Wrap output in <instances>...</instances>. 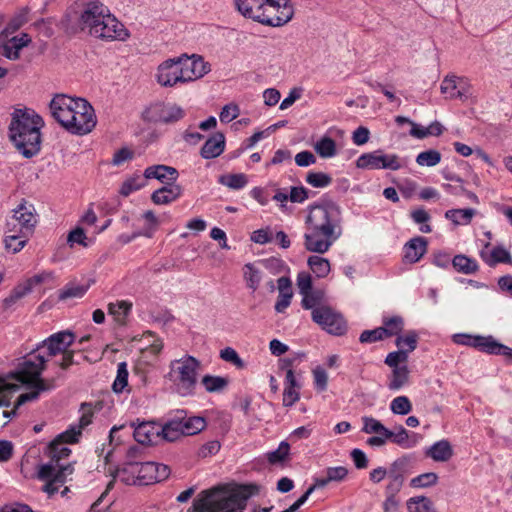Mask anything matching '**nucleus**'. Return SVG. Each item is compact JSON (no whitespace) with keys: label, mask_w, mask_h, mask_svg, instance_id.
Listing matches in <instances>:
<instances>
[{"label":"nucleus","mask_w":512,"mask_h":512,"mask_svg":"<svg viewBox=\"0 0 512 512\" xmlns=\"http://www.w3.org/2000/svg\"><path fill=\"white\" fill-rule=\"evenodd\" d=\"M220 183L230 189L240 190L247 185L248 179L243 173L228 174L220 178Z\"/></svg>","instance_id":"obj_44"},{"label":"nucleus","mask_w":512,"mask_h":512,"mask_svg":"<svg viewBox=\"0 0 512 512\" xmlns=\"http://www.w3.org/2000/svg\"><path fill=\"white\" fill-rule=\"evenodd\" d=\"M237 10L246 18L266 26L280 27L294 15L290 0H234Z\"/></svg>","instance_id":"obj_9"},{"label":"nucleus","mask_w":512,"mask_h":512,"mask_svg":"<svg viewBox=\"0 0 512 512\" xmlns=\"http://www.w3.org/2000/svg\"><path fill=\"white\" fill-rule=\"evenodd\" d=\"M146 178L141 176H135L126 180L120 189V194L123 196H129L131 193L140 190L145 185Z\"/></svg>","instance_id":"obj_55"},{"label":"nucleus","mask_w":512,"mask_h":512,"mask_svg":"<svg viewBox=\"0 0 512 512\" xmlns=\"http://www.w3.org/2000/svg\"><path fill=\"white\" fill-rule=\"evenodd\" d=\"M458 76L455 75H447L441 83L440 89L443 94H446L449 96L450 99H452V94L457 92L458 87Z\"/></svg>","instance_id":"obj_61"},{"label":"nucleus","mask_w":512,"mask_h":512,"mask_svg":"<svg viewBox=\"0 0 512 512\" xmlns=\"http://www.w3.org/2000/svg\"><path fill=\"white\" fill-rule=\"evenodd\" d=\"M418 334L414 330L407 331L404 335H399L395 340V345L398 350H404L407 354H410L417 348Z\"/></svg>","instance_id":"obj_37"},{"label":"nucleus","mask_w":512,"mask_h":512,"mask_svg":"<svg viewBox=\"0 0 512 512\" xmlns=\"http://www.w3.org/2000/svg\"><path fill=\"white\" fill-rule=\"evenodd\" d=\"M441 161V154L439 151L430 149L420 152L416 157V163L419 166L433 167Z\"/></svg>","instance_id":"obj_45"},{"label":"nucleus","mask_w":512,"mask_h":512,"mask_svg":"<svg viewBox=\"0 0 512 512\" xmlns=\"http://www.w3.org/2000/svg\"><path fill=\"white\" fill-rule=\"evenodd\" d=\"M289 451L290 445L287 442L282 441L276 450L267 454V459L271 464L282 463L287 459Z\"/></svg>","instance_id":"obj_54"},{"label":"nucleus","mask_w":512,"mask_h":512,"mask_svg":"<svg viewBox=\"0 0 512 512\" xmlns=\"http://www.w3.org/2000/svg\"><path fill=\"white\" fill-rule=\"evenodd\" d=\"M29 236L22 230L17 232L7 233L4 243L5 249L8 252L17 253L24 248L28 241Z\"/></svg>","instance_id":"obj_27"},{"label":"nucleus","mask_w":512,"mask_h":512,"mask_svg":"<svg viewBox=\"0 0 512 512\" xmlns=\"http://www.w3.org/2000/svg\"><path fill=\"white\" fill-rule=\"evenodd\" d=\"M432 502L424 496L412 497L407 502L409 512H431Z\"/></svg>","instance_id":"obj_50"},{"label":"nucleus","mask_w":512,"mask_h":512,"mask_svg":"<svg viewBox=\"0 0 512 512\" xmlns=\"http://www.w3.org/2000/svg\"><path fill=\"white\" fill-rule=\"evenodd\" d=\"M178 419L180 420V426L183 436H190L201 432L206 422L204 418L193 416L187 417L185 411L181 410L177 412Z\"/></svg>","instance_id":"obj_23"},{"label":"nucleus","mask_w":512,"mask_h":512,"mask_svg":"<svg viewBox=\"0 0 512 512\" xmlns=\"http://www.w3.org/2000/svg\"><path fill=\"white\" fill-rule=\"evenodd\" d=\"M457 84V92L452 94V99H459L462 102H465L473 96V87L469 79L459 77Z\"/></svg>","instance_id":"obj_48"},{"label":"nucleus","mask_w":512,"mask_h":512,"mask_svg":"<svg viewBox=\"0 0 512 512\" xmlns=\"http://www.w3.org/2000/svg\"><path fill=\"white\" fill-rule=\"evenodd\" d=\"M453 342L475 348L488 354L503 355L512 358V348L499 343L492 336L455 334L453 335Z\"/></svg>","instance_id":"obj_11"},{"label":"nucleus","mask_w":512,"mask_h":512,"mask_svg":"<svg viewBox=\"0 0 512 512\" xmlns=\"http://www.w3.org/2000/svg\"><path fill=\"white\" fill-rule=\"evenodd\" d=\"M312 374L315 389L319 392L326 391L328 385V374L325 369L321 366H317L313 369Z\"/></svg>","instance_id":"obj_56"},{"label":"nucleus","mask_w":512,"mask_h":512,"mask_svg":"<svg viewBox=\"0 0 512 512\" xmlns=\"http://www.w3.org/2000/svg\"><path fill=\"white\" fill-rule=\"evenodd\" d=\"M410 371L406 365L401 368L392 369L391 375L388 377L387 387L391 391H399L409 382Z\"/></svg>","instance_id":"obj_25"},{"label":"nucleus","mask_w":512,"mask_h":512,"mask_svg":"<svg viewBox=\"0 0 512 512\" xmlns=\"http://www.w3.org/2000/svg\"><path fill=\"white\" fill-rule=\"evenodd\" d=\"M342 235V212L331 199L322 198L308 206L304 247L318 254L326 253Z\"/></svg>","instance_id":"obj_2"},{"label":"nucleus","mask_w":512,"mask_h":512,"mask_svg":"<svg viewBox=\"0 0 512 512\" xmlns=\"http://www.w3.org/2000/svg\"><path fill=\"white\" fill-rule=\"evenodd\" d=\"M225 149V136L221 132L214 133L206 140L200 150V155L204 159H213L223 153Z\"/></svg>","instance_id":"obj_21"},{"label":"nucleus","mask_w":512,"mask_h":512,"mask_svg":"<svg viewBox=\"0 0 512 512\" xmlns=\"http://www.w3.org/2000/svg\"><path fill=\"white\" fill-rule=\"evenodd\" d=\"M178 171L171 166L166 165H153L149 166L144 171V178L157 179L162 183L171 184L178 178Z\"/></svg>","instance_id":"obj_19"},{"label":"nucleus","mask_w":512,"mask_h":512,"mask_svg":"<svg viewBox=\"0 0 512 512\" xmlns=\"http://www.w3.org/2000/svg\"><path fill=\"white\" fill-rule=\"evenodd\" d=\"M82 31L104 41H125L130 33L100 0H83L78 18Z\"/></svg>","instance_id":"obj_5"},{"label":"nucleus","mask_w":512,"mask_h":512,"mask_svg":"<svg viewBox=\"0 0 512 512\" xmlns=\"http://www.w3.org/2000/svg\"><path fill=\"white\" fill-rule=\"evenodd\" d=\"M384 330L382 327H377L373 330H364L359 337L361 343H374L385 339Z\"/></svg>","instance_id":"obj_58"},{"label":"nucleus","mask_w":512,"mask_h":512,"mask_svg":"<svg viewBox=\"0 0 512 512\" xmlns=\"http://www.w3.org/2000/svg\"><path fill=\"white\" fill-rule=\"evenodd\" d=\"M49 108L52 117L72 134L85 135L96 126L94 109L83 98L58 94L50 101Z\"/></svg>","instance_id":"obj_4"},{"label":"nucleus","mask_w":512,"mask_h":512,"mask_svg":"<svg viewBox=\"0 0 512 512\" xmlns=\"http://www.w3.org/2000/svg\"><path fill=\"white\" fill-rule=\"evenodd\" d=\"M75 335L69 330L59 331L50 335L41 341L29 353L18 359L15 369L8 373L7 377L2 376V407L10 405L8 399V379H13L28 387L29 391L20 394L11 411H3L2 416L11 418L16 414V410L29 401H35L42 392L50 391L55 388L54 380L46 381L41 378L42 372L46 368L49 358L60 353L65 347H71L74 343Z\"/></svg>","instance_id":"obj_1"},{"label":"nucleus","mask_w":512,"mask_h":512,"mask_svg":"<svg viewBox=\"0 0 512 512\" xmlns=\"http://www.w3.org/2000/svg\"><path fill=\"white\" fill-rule=\"evenodd\" d=\"M305 181L314 188H326L332 184V177L324 172L309 171L306 174Z\"/></svg>","instance_id":"obj_39"},{"label":"nucleus","mask_w":512,"mask_h":512,"mask_svg":"<svg viewBox=\"0 0 512 512\" xmlns=\"http://www.w3.org/2000/svg\"><path fill=\"white\" fill-rule=\"evenodd\" d=\"M201 384L209 393H220L227 388L229 381L225 377L207 374L202 377Z\"/></svg>","instance_id":"obj_33"},{"label":"nucleus","mask_w":512,"mask_h":512,"mask_svg":"<svg viewBox=\"0 0 512 512\" xmlns=\"http://www.w3.org/2000/svg\"><path fill=\"white\" fill-rule=\"evenodd\" d=\"M409 354H407L404 350H397L387 354L384 363L389 366L391 369L401 368V364H404L408 361Z\"/></svg>","instance_id":"obj_53"},{"label":"nucleus","mask_w":512,"mask_h":512,"mask_svg":"<svg viewBox=\"0 0 512 512\" xmlns=\"http://www.w3.org/2000/svg\"><path fill=\"white\" fill-rule=\"evenodd\" d=\"M66 475L64 473H60V469L57 468L54 464H43L39 467L38 470V478L39 479H52L56 484L60 486L65 483Z\"/></svg>","instance_id":"obj_36"},{"label":"nucleus","mask_w":512,"mask_h":512,"mask_svg":"<svg viewBox=\"0 0 512 512\" xmlns=\"http://www.w3.org/2000/svg\"><path fill=\"white\" fill-rule=\"evenodd\" d=\"M131 426L134 439L142 445H153L160 436V426L154 422H141L137 426L132 423Z\"/></svg>","instance_id":"obj_17"},{"label":"nucleus","mask_w":512,"mask_h":512,"mask_svg":"<svg viewBox=\"0 0 512 512\" xmlns=\"http://www.w3.org/2000/svg\"><path fill=\"white\" fill-rule=\"evenodd\" d=\"M476 211L473 208L450 209L445 212V218L454 225H468L472 221Z\"/></svg>","instance_id":"obj_28"},{"label":"nucleus","mask_w":512,"mask_h":512,"mask_svg":"<svg viewBox=\"0 0 512 512\" xmlns=\"http://www.w3.org/2000/svg\"><path fill=\"white\" fill-rule=\"evenodd\" d=\"M66 444L59 442V445L53 446V441L49 445L51 461L58 463L61 459L67 458L71 450L65 446Z\"/></svg>","instance_id":"obj_59"},{"label":"nucleus","mask_w":512,"mask_h":512,"mask_svg":"<svg viewBox=\"0 0 512 512\" xmlns=\"http://www.w3.org/2000/svg\"><path fill=\"white\" fill-rule=\"evenodd\" d=\"M404 166L402 159L397 154H383L381 150L363 153L356 160V167L368 170H399Z\"/></svg>","instance_id":"obj_13"},{"label":"nucleus","mask_w":512,"mask_h":512,"mask_svg":"<svg viewBox=\"0 0 512 512\" xmlns=\"http://www.w3.org/2000/svg\"><path fill=\"white\" fill-rule=\"evenodd\" d=\"M200 367V361L191 355L171 361L169 377L178 395L188 397L196 394Z\"/></svg>","instance_id":"obj_10"},{"label":"nucleus","mask_w":512,"mask_h":512,"mask_svg":"<svg viewBox=\"0 0 512 512\" xmlns=\"http://www.w3.org/2000/svg\"><path fill=\"white\" fill-rule=\"evenodd\" d=\"M160 435L163 439L173 442L183 436L180 420L176 415L175 418L167 421L162 427H160Z\"/></svg>","instance_id":"obj_34"},{"label":"nucleus","mask_w":512,"mask_h":512,"mask_svg":"<svg viewBox=\"0 0 512 512\" xmlns=\"http://www.w3.org/2000/svg\"><path fill=\"white\" fill-rule=\"evenodd\" d=\"M128 368L126 362H120L117 365V375L113 382L112 389L115 393H122L128 386Z\"/></svg>","instance_id":"obj_40"},{"label":"nucleus","mask_w":512,"mask_h":512,"mask_svg":"<svg viewBox=\"0 0 512 512\" xmlns=\"http://www.w3.org/2000/svg\"><path fill=\"white\" fill-rule=\"evenodd\" d=\"M404 319L402 316L394 315L390 317H383L382 330L386 338L392 336H399L404 329Z\"/></svg>","instance_id":"obj_31"},{"label":"nucleus","mask_w":512,"mask_h":512,"mask_svg":"<svg viewBox=\"0 0 512 512\" xmlns=\"http://www.w3.org/2000/svg\"><path fill=\"white\" fill-rule=\"evenodd\" d=\"M480 257L489 267H495L499 263L512 265L510 253L502 246L494 247L489 255L485 250H482Z\"/></svg>","instance_id":"obj_24"},{"label":"nucleus","mask_w":512,"mask_h":512,"mask_svg":"<svg viewBox=\"0 0 512 512\" xmlns=\"http://www.w3.org/2000/svg\"><path fill=\"white\" fill-rule=\"evenodd\" d=\"M314 149L322 158H331L337 153L335 141L328 136H324L318 140L314 145Z\"/></svg>","instance_id":"obj_38"},{"label":"nucleus","mask_w":512,"mask_h":512,"mask_svg":"<svg viewBox=\"0 0 512 512\" xmlns=\"http://www.w3.org/2000/svg\"><path fill=\"white\" fill-rule=\"evenodd\" d=\"M406 463H407V460L405 457L394 461L393 464L391 465L390 469L387 470L386 476L388 477V481H393L394 479L395 480H404V476L399 471V469L404 467L406 465Z\"/></svg>","instance_id":"obj_64"},{"label":"nucleus","mask_w":512,"mask_h":512,"mask_svg":"<svg viewBox=\"0 0 512 512\" xmlns=\"http://www.w3.org/2000/svg\"><path fill=\"white\" fill-rule=\"evenodd\" d=\"M239 113V106L237 104L230 103L222 108L219 118L222 123H229L236 119L239 116Z\"/></svg>","instance_id":"obj_60"},{"label":"nucleus","mask_w":512,"mask_h":512,"mask_svg":"<svg viewBox=\"0 0 512 512\" xmlns=\"http://www.w3.org/2000/svg\"><path fill=\"white\" fill-rule=\"evenodd\" d=\"M152 119L163 123L177 122L185 116L184 110L171 103H158L150 108Z\"/></svg>","instance_id":"obj_15"},{"label":"nucleus","mask_w":512,"mask_h":512,"mask_svg":"<svg viewBox=\"0 0 512 512\" xmlns=\"http://www.w3.org/2000/svg\"><path fill=\"white\" fill-rule=\"evenodd\" d=\"M390 409L394 414L407 415L412 410V404L407 396H397L391 401Z\"/></svg>","instance_id":"obj_51"},{"label":"nucleus","mask_w":512,"mask_h":512,"mask_svg":"<svg viewBox=\"0 0 512 512\" xmlns=\"http://www.w3.org/2000/svg\"><path fill=\"white\" fill-rule=\"evenodd\" d=\"M220 357L226 362L234 364L238 368L244 367L243 360L239 357L235 349L226 347L220 351Z\"/></svg>","instance_id":"obj_62"},{"label":"nucleus","mask_w":512,"mask_h":512,"mask_svg":"<svg viewBox=\"0 0 512 512\" xmlns=\"http://www.w3.org/2000/svg\"><path fill=\"white\" fill-rule=\"evenodd\" d=\"M363 427L362 431L367 434H384L386 435L387 429L379 420L365 416L362 418Z\"/></svg>","instance_id":"obj_52"},{"label":"nucleus","mask_w":512,"mask_h":512,"mask_svg":"<svg viewBox=\"0 0 512 512\" xmlns=\"http://www.w3.org/2000/svg\"><path fill=\"white\" fill-rule=\"evenodd\" d=\"M312 320L326 332L340 336L347 330L343 316L329 306L320 305L311 312Z\"/></svg>","instance_id":"obj_14"},{"label":"nucleus","mask_w":512,"mask_h":512,"mask_svg":"<svg viewBox=\"0 0 512 512\" xmlns=\"http://www.w3.org/2000/svg\"><path fill=\"white\" fill-rule=\"evenodd\" d=\"M210 65L201 56L182 55L163 61L157 68L156 80L162 87H174L206 75Z\"/></svg>","instance_id":"obj_7"},{"label":"nucleus","mask_w":512,"mask_h":512,"mask_svg":"<svg viewBox=\"0 0 512 512\" xmlns=\"http://www.w3.org/2000/svg\"><path fill=\"white\" fill-rule=\"evenodd\" d=\"M158 463L145 462L139 464L138 478L144 480L146 484L154 483V477L157 474Z\"/></svg>","instance_id":"obj_49"},{"label":"nucleus","mask_w":512,"mask_h":512,"mask_svg":"<svg viewBox=\"0 0 512 512\" xmlns=\"http://www.w3.org/2000/svg\"><path fill=\"white\" fill-rule=\"evenodd\" d=\"M29 293V284L22 285L18 284L11 291L10 295L2 301L3 308H12L19 300Z\"/></svg>","instance_id":"obj_43"},{"label":"nucleus","mask_w":512,"mask_h":512,"mask_svg":"<svg viewBox=\"0 0 512 512\" xmlns=\"http://www.w3.org/2000/svg\"><path fill=\"white\" fill-rule=\"evenodd\" d=\"M424 454L436 462H446L452 458L454 452L450 442L442 439L428 447Z\"/></svg>","instance_id":"obj_22"},{"label":"nucleus","mask_w":512,"mask_h":512,"mask_svg":"<svg viewBox=\"0 0 512 512\" xmlns=\"http://www.w3.org/2000/svg\"><path fill=\"white\" fill-rule=\"evenodd\" d=\"M452 265L457 272L466 275L474 274L479 269V265L475 259L463 254L454 256Z\"/></svg>","instance_id":"obj_29"},{"label":"nucleus","mask_w":512,"mask_h":512,"mask_svg":"<svg viewBox=\"0 0 512 512\" xmlns=\"http://www.w3.org/2000/svg\"><path fill=\"white\" fill-rule=\"evenodd\" d=\"M307 264L318 278L326 277L331 270L329 260L318 255L310 256L307 260Z\"/></svg>","instance_id":"obj_35"},{"label":"nucleus","mask_w":512,"mask_h":512,"mask_svg":"<svg viewBox=\"0 0 512 512\" xmlns=\"http://www.w3.org/2000/svg\"><path fill=\"white\" fill-rule=\"evenodd\" d=\"M5 38L6 40H2V56L10 60H18L21 50L32 43V37L25 32Z\"/></svg>","instance_id":"obj_16"},{"label":"nucleus","mask_w":512,"mask_h":512,"mask_svg":"<svg viewBox=\"0 0 512 512\" xmlns=\"http://www.w3.org/2000/svg\"><path fill=\"white\" fill-rule=\"evenodd\" d=\"M182 187L177 184H168L157 190L151 195V200L156 205H166L177 200L182 195Z\"/></svg>","instance_id":"obj_20"},{"label":"nucleus","mask_w":512,"mask_h":512,"mask_svg":"<svg viewBox=\"0 0 512 512\" xmlns=\"http://www.w3.org/2000/svg\"><path fill=\"white\" fill-rule=\"evenodd\" d=\"M243 276L247 287L256 291L262 281L263 272L256 263H247L243 267Z\"/></svg>","instance_id":"obj_26"},{"label":"nucleus","mask_w":512,"mask_h":512,"mask_svg":"<svg viewBox=\"0 0 512 512\" xmlns=\"http://www.w3.org/2000/svg\"><path fill=\"white\" fill-rule=\"evenodd\" d=\"M131 309L132 303L126 300L117 301L116 303H110L108 305L109 314L112 315L114 320L120 325L125 324Z\"/></svg>","instance_id":"obj_30"},{"label":"nucleus","mask_w":512,"mask_h":512,"mask_svg":"<svg viewBox=\"0 0 512 512\" xmlns=\"http://www.w3.org/2000/svg\"><path fill=\"white\" fill-rule=\"evenodd\" d=\"M12 212V216L6 221V226L8 227L6 233L22 230L26 235L30 236L37 224V214L33 204L22 200Z\"/></svg>","instance_id":"obj_12"},{"label":"nucleus","mask_w":512,"mask_h":512,"mask_svg":"<svg viewBox=\"0 0 512 512\" xmlns=\"http://www.w3.org/2000/svg\"><path fill=\"white\" fill-rule=\"evenodd\" d=\"M385 436L388 437V440H391L402 448L408 449L413 447V444L409 441L408 431L403 426H399L396 432L387 429Z\"/></svg>","instance_id":"obj_42"},{"label":"nucleus","mask_w":512,"mask_h":512,"mask_svg":"<svg viewBox=\"0 0 512 512\" xmlns=\"http://www.w3.org/2000/svg\"><path fill=\"white\" fill-rule=\"evenodd\" d=\"M29 10L21 8L7 23L6 27L2 30V38L18 31L23 25L28 22Z\"/></svg>","instance_id":"obj_32"},{"label":"nucleus","mask_w":512,"mask_h":512,"mask_svg":"<svg viewBox=\"0 0 512 512\" xmlns=\"http://www.w3.org/2000/svg\"><path fill=\"white\" fill-rule=\"evenodd\" d=\"M81 434L82 431L76 425H71L67 430L56 436L53 440V446L59 445V442L64 444H75L79 441Z\"/></svg>","instance_id":"obj_41"},{"label":"nucleus","mask_w":512,"mask_h":512,"mask_svg":"<svg viewBox=\"0 0 512 512\" xmlns=\"http://www.w3.org/2000/svg\"><path fill=\"white\" fill-rule=\"evenodd\" d=\"M310 198L309 190L304 186H292L289 192V200L293 203H303Z\"/></svg>","instance_id":"obj_63"},{"label":"nucleus","mask_w":512,"mask_h":512,"mask_svg":"<svg viewBox=\"0 0 512 512\" xmlns=\"http://www.w3.org/2000/svg\"><path fill=\"white\" fill-rule=\"evenodd\" d=\"M257 491L258 487L253 484L240 485L231 492L221 487L204 490L194 499L188 512H234Z\"/></svg>","instance_id":"obj_8"},{"label":"nucleus","mask_w":512,"mask_h":512,"mask_svg":"<svg viewBox=\"0 0 512 512\" xmlns=\"http://www.w3.org/2000/svg\"><path fill=\"white\" fill-rule=\"evenodd\" d=\"M82 31L104 41H125L130 33L100 0H83L78 18Z\"/></svg>","instance_id":"obj_6"},{"label":"nucleus","mask_w":512,"mask_h":512,"mask_svg":"<svg viewBox=\"0 0 512 512\" xmlns=\"http://www.w3.org/2000/svg\"><path fill=\"white\" fill-rule=\"evenodd\" d=\"M67 243L70 247H73L75 244L87 247L88 243L85 231L81 227H76L75 229L69 232L67 237Z\"/></svg>","instance_id":"obj_57"},{"label":"nucleus","mask_w":512,"mask_h":512,"mask_svg":"<svg viewBox=\"0 0 512 512\" xmlns=\"http://www.w3.org/2000/svg\"><path fill=\"white\" fill-rule=\"evenodd\" d=\"M44 119L34 109L19 105L10 113L7 136L14 149L24 158L37 156L42 148Z\"/></svg>","instance_id":"obj_3"},{"label":"nucleus","mask_w":512,"mask_h":512,"mask_svg":"<svg viewBox=\"0 0 512 512\" xmlns=\"http://www.w3.org/2000/svg\"><path fill=\"white\" fill-rule=\"evenodd\" d=\"M438 475L434 472H427L413 477L410 480V486L413 488H428L438 482Z\"/></svg>","instance_id":"obj_46"},{"label":"nucleus","mask_w":512,"mask_h":512,"mask_svg":"<svg viewBox=\"0 0 512 512\" xmlns=\"http://www.w3.org/2000/svg\"><path fill=\"white\" fill-rule=\"evenodd\" d=\"M427 240L424 237L418 236L409 240L404 245L403 259L407 263L418 262L427 251Z\"/></svg>","instance_id":"obj_18"},{"label":"nucleus","mask_w":512,"mask_h":512,"mask_svg":"<svg viewBox=\"0 0 512 512\" xmlns=\"http://www.w3.org/2000/svg\"><path fill=\"white\" fill-rule=\"evenodd\" d=\"M87 291V287L79 284L69 283L59 291V299L81 298Z\"/></svg>","instance_id":"obj_47"}]
</instances>
